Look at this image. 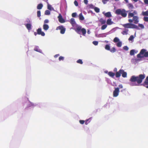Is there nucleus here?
Returning <instances> with one entry per match:
<instances>
[{"label": "nucleus", "mask_w": 148, "mask_h": 148, "mask_svg": "<svg viewBox=\"0 0 148 148\" xmlns=\"http://www.w3.org/2000/svg\"><path fill=\"white\" fill-rule=\"evenodd\" d=\"M145 77L144 74H140L138 76H132L130 81L131 82L130 85L131 86H138L139 85L143 82Z\"/></svg>", "instance_id": "obj_1"}, {"label": "nucleus", "mask_w": 148, "mask_h": 148, "mask_svg": "<svg viewBox=\"0 0 148 148\" xmlns=\"http://www.w3.org/2000/svg\"><path fill=\"white\" fill-rule=\"evenodd\" d=\"M137 57L138 58H143L144 57H148V51L145 49H142L139 54L137 55Z\"/></svg>", "instance_id": "obj_2"}, {"label": "nucleus", "mask_w": 148, "mask_h": 148, "mask_svg": "<svg viewBox=\"0 0 148 148\" xmlns=\"http://www.w3.org/2000/svg\"><path fill=\"white\" fill-rule=\"evenodd\" d=\"M130 10L126 11L124 9H118L115 11V13L117 15H121L123 17H125L127 16V12H129Z\"/></svg>", "instance_id": "obj_3"}, {"label": "nucleus", "mask_w": 148, "mask_h": 148, "mask_svg": "<svg viewBox=\"0 0 148 148\" xmlns=\"http://www.w3.org/2000/svg\"><path fill=\"white\" fill-rule=\"evenodd\" d=\"M75 31L79 34H81V32L82 33V34L83 35L85 36L86 33V29L84 28H82V27L81 26H78L75 29Z\"/></svg>", "instance_id": "obj_4"}, {"label": "nucleus", "mask_w": 148, "mask_h": 148, "mask_svg": "<svg viewBox=\"0 0 148 148\" xmlns=\"http://www.w3.org/2000/svg\"><path fill=\"white\" fill-rule=\"evenodd\" d=\"M122 26L125 28L138 29V26L132 23H127L122 25Z\"/></svg>", "instance_id": "obj_5"}, {"label": "nucleus", "mask_w": 148, "mask_h": 148, "mask_svg": "<svg viewBox=\"0 0 148 148\" xmlns=\"http://www.w3.org/2000/svg\"><path fill=\"white\" fill-rule=\"evenodd\" d=\"M119 88H115V90L113 92L114 97H116L119 95Z\"/></svg>", "instance_id": "obj_6"}, {"label": "nucleus", "mask_w": 148, "mask_h": 148, "mask_svg": "<svg viewBox=\"0 0 148 148\" xmlns=\"http://www.w3.org/2000/svg\"><path fill=\"white\" fill-rule=\"evenodd\" d=\"M59 29L60 30V33L63 34L64 33L65 31V28H64L63 26L61 25L58 27L56 29L58 30Z\"/></svg>", "instance_id": "obj_7"}, {"label": "nucleus", "mask_w": 148, "mask_h": 148, "mask_svg": "<svg viewBox=\"0 0 148 148\" xmlns=\"http://www.w3.org/2000/svg\"><path fill=\"white\" fill-rule=\"evenodd\" d=\"M132 11H129L130 12L128 14V18H130L131 17H133V16H134V15H137V12L136 10H134L133 12L131 13L130 12Z\"/></svg>", "instance_id": "obj_8"}, {"label": "nucleus", "mask_w": 148, "mask_h": 148, "mask_svg": "<svg viewBox=\"0 0 148 148\" xmlns=\"http://www.w3.org/2000/svg\"><path fill=\"white\" fill-rule=\"evenodd\" d=\"M37 32L38 34L39 35H41L42 36H45V34L44 32L42 31L41 29V28H39L37 30Z\"/></svg>", "instance_id": "obj_9"}, {"label": "nucleus", "mask_w": 148, "mask_h": 148, "mask_svg": "<svg viewBox=\"0 0 148 148\" xmlns=\"http://www.w3.org/2000/svg\"><path fill=\"white\" fill-rule=\"evenodd\" d=\"M58 21L59 22L61 23H63L65 22V21L63 18L62 16L60 14H59V16H58Z\"/></svg>", "instance_id": "obj_10"}, {"label": "nucleus", "mask_w": 148, "mask_h": 148, "mask_svg": "<svg viewBox=\"0 0 148 148\" xmlns=\"http://www.w3.org/2000/svg\"><path fill=\"white\" fill-rule=\"evenodd\" d=\"M133 19L134 21V23L135 24H137L139 22L138 17L136 16H133Z\"/></svg>", "instance_id": "obj_11"}, {"label": "nucleus", "mask_w": 148, "mask_h": 148, "mask_svg": "<svg viewBox=\"0 0 148 148\" xmlns=\"http://www.w3.org/2000/svg\"><path fill=\"white\" fill-rule=\"evenodd\" d=\"M121 71H123L122 69H120L119 71L116 72L115 76L116 77H119L121 76Z\"/></svg>", "instance_id": "obj_12"}, {"label": "nucleus", "mask_w": 148, "mask_h": 148, "mask_svg": "<svg viewBox=\"0 0 148 148\" xmlns=\"http://www.w3.org/2000/svg\"><path fill=\"white\" fill-rule=\"evenodd\" d=\"M123 71H121V74H122V76L123 77H126L127 76V73L126 72H125L122 69Z\"/></svg>", "instance_id": "obj_13"}, {"label": "nucleus", "mask_w": 148, "mask_h": 148, "mask_svg": "<svg viewBox=\"0 0 148 148\" xmlns=\"http://www.w3.org/2000/svg\"><path fill=\"white\" fill-rule=\"evenodd\" d=\"M105 16L106 17L108 18H110L112 17V15L110 12H108L104 14Z\"/></svg>", "instance_id": "obj_14"}, {"label": "nucleus", "mask_w": 148, "mask_h": 148, "mask_svg": "<svg viewBox=\"0 0 148 148\" xmlns=\"http://www.w3.org/2000/svg\"><path fill=\"white\" fill-rule=\"evenodd\" d=\"M49 28V25L47 24H44L43 25V29L45 30H47Z\"/></svg>", "instance_id": "obj_15"}, {"label": "nucleus", "mask_w": 148, "mask_h": 148, "mask_svg": "<svg viewBox=\"0 0 148 148\" xmlns=\"http://www.w3.org/2000/svg\"><path fill=\"white\" fill-rule=\"evenodd\" d=\"M25 26L28 30H30L31 29V25L30 23L27 24Z\"/></svg>", "instance_id": "obj_16"}, {"label": "nucleus", "mask_w": 148, "mask_h": 148, "mask_svg": "<svg viewBox=\"0 0 148 148\" xmlns=\"http://www.w3.org/2000/svg\"><path fill=\"white\" fill-rule=\"evenodd\" d=\"M79 19L80 20L83 21L84 20V18L82 14V13H80L79 15Z\"/></svg>", "instance_id": "obj_17"}, {"label": "nucleus", "mask_w": 148, "mask_h": 148, "mask_svg": "<svg viewBox=\"0 0 148 148\" xmlns=\"http://www.w3.org/2000/svg\"><path fill=\"white\" fill-rule=\"evenodd\" d=\"M108 75L110 77L113 78L115 75V73L112 72H109L108 74Z\"/></svg>", "instance_id": "obj_18"}, {"label": "nucleus", "mask_w": 148, "mask_h": 148, "mask_svg": "<svg viewBox=\"0 0 148 148\" xmlns=\"http://www.w3.org/2000/svg\"><path fill=\"white\" fill-rule=\"evenodd\" d=\"M106 23L108 25H111L112 24V22L111 19H108Z\"/></svg>", "instance_id": "obj_19"}, {"label": "nucleus", "mask_w": 148, "mask_h": 148, "mask_svg": "<svg viewBox=\"0 0 148 148\" xmlns=\"http://www.w3.org/2000/svg\"><path fill=\"white\" fill-rule=\"evenodd\" d=\"M127 6L128 7V8L130 9H132L134 8V6L133 5L132 3H129L127 5Z\"/></svg>", "instance_id": "obj_20"}, {"label": "nucleus", "mask_w": 148, "mask_h": 148, "mask_svg": "<svg viewBox=\"0 0 148 148\" xmlns=\"http://www.w3.org/2000/svg\"><path fill=\"white\" fill-rule=\"evenodd\" d=\"M43 6V5L42 3L39 4L37 6V9L38 10L41 9L42 8Z\"/></svg>", "instance_id": "obj_21"}, {"label": "nucleus", "mask_w": 148, "mask_h": 148, "mask_svg": "<svg viewBox=\"0 0 148 148\" xmlns=\"http://www.w3.org/2000/svg\"><path fill=\"white\" fill-rule=\"evenodd\" d=\"M128 29H125V30L123 31L121 33L123 35H127V34L128 32Z\"/></svg>", "instance_id": "obj_22"}, {"label": "nucleus", "mask_w": 148, "mask_h": 148, "mask_svg": "<svg viewBox=\"0 0 148 148\" xmlns=\"http://www.w3.org/2000/svg\"><path fill=\"white\" fill-rule=\"evenodd\" d=\"M99 21L101 24H104L106 23V21L103 20L102 18H101L99 20Z\"/></svg>", "instance_id": "obj_23"}, {"label": "nucleus", "mask_w": 148, "mask_h": 148, "mask_svg": "<svg viewBox=\"0 0 148 148\" xmlns=\"http://www.w3.org/2000/svg\"><path fill=\"white\" fill-rule=\"evenodd\" d=\"M142 14L144 16H148V11L145 12H143Z\"/></svg>", "instance_id": "obj_24"}, {"label": "nucleus", "mask_w": 148, "mask_h": 148, "mask_svg": "<svg viewBox=\"0 0 148 148\" xmlns=\"http://www.w3.org/2000/svg\"><path fill=\"white\" fill-rule=\"evenodd\" d=\"M70 23L72 25L75 24V22L74 18H71V19Z\"/></svg>", "instance_id": "obj_25"}, {"label": "nucleus", "mask_w": 148, "mask_h": 148, "mask_svg": "<svg viewBox=\"0 0 148 148\" xmlns=\"http://www.w3.org/2000/svg\"><path fill=\"white\" fill-rule=\"evenodd\" d=\"M122 45V42L121 41H119L117 42L116 44V46L118 47H120Z\"/></svg>", "instance_id": "obj_26"}, {"label": "nucleus", "mask_w": 148, "mask_h": 148, "mask_svg": "<svg viewBox=\"0 0 148 148\" xmlns=\"http://www.w3.org/2000/svg\"><path fill=\"white\" fill-rule=\"evenodd\" d=\"M109 51L112 53H114L116 51V49L115 47H113L111 49H110Z\"/></svg>", "instance_id": "obj_27"}, {"label": "nucleus", "mask_w": 148, "mask_h": 148, "mask_svg": "<svg viewBox=\"0 0 148 148\" xmlns=\"http://www.w3.org/2000/svg\"><path fill=\"white\" fill-rule=\"evenodd\" d=\"M135 50L134 49H132L130 51V54L131 56L134 55V54Z\"/></svg>", "instance_id": "obj_28"}, {"label": "nucleus", "mask_w": 148, "mask_h": 148, "mask_svg": "<svg viewBox=\"0 0 148 148\" xmlns=\"http://www.w3.org/2000/svg\"><path fill=\"white\" fill-rule=\"evenodd\" d=\"M119 40L117 37H115L114 38L113 40V41L114 42H119Z\"/></svg>", "instance_id": "obj_29"}, {"label": "nucleus", "mask_w": 148, "mask_h": 148, "mask_svg": "<svg viewBox=\"0 0 148 148\" xmlns=\"http://www.w3.org/2000/svg\"><path fill=\"white\" fill-rule=\"evenodd\" d=\"M95 11L97 13H98L100 11L99 9L97 7H95L94 8Z\"/></svg>", "instance_id": "obj_30"}, {"label": "nucleus", "mask_w": 148, "mask_h": 148, "mask_svg": "<svg viewBox=\"0 0 148 148\" xmlns=\"http://www.w3.org/2000/svg\"><path fill=\"white\" fill-rule=\"evenodd\" d=\"M47 8L48 9L50 10H51L52 9V7L51 5L49 4L48 2H47Z\"/></svg>", "instance_id": "obj_31"}, {"label": "nucleus", "mask_w": 148, "mask_h": 148, "mask_svg": "<svg viewBox=\"0 0 148 148\" xmlns=\"http://www.w3.org/2000/svg\"><path fill=\"white\" fill-rule=\"evenodd\" d=\"M50 14V12L49 10H46L45 13V14L46 15H49Z\"/></svg>", "instance_id": "obj_32"}, {"label": "nucleus", "mask_w": 148, "mask_h": 148, "mask_svg": "<svg viewBox=\"0 0 148 148\" xmlns=\"http://www.w3.org/2000/svg\"><path fill=\"white\" fill-rule=\"evenodd\" d=\"M107 27V25L105 24L102 26L101 28V30H104Z\"/></svg>", "instance_id": "obj_33"}, {"label": "nucleus", "mask_w": 148, "mask_h": 148, "mask_svg": "<svg viewBox=\"0 0 148 148\" xmlns=\"http://www.w3.org/2000/svg\"><path fill=\"white\" fill-rule=\"evenodd\" d=\"M105 49L108 50L109 51L110 49V46L108 45H106L105 47Z\"/></svg>", "instance_id": "obj_34"}, {"label": "nucleus", "mask_w": 148, "mask_h": 148, "mask_svg": "<svg viewBox=\"0 0 148 148\" xmlns=\"http://www.w3.org/2000/svg\"><path fill=\"white\" fill-rule=\"evenodd\" d=\"M34 50L37 52H39L40 49H39V47L38 46H36L34 48Z\"/></svg>", "instance_id": "obj_35"}, {"label": "nucleus", "mask_w": 148, "mask_h": 148, "mask_svg": "<svg viewBox=\"0 0 148 148\" xmlns=\"http://www.w3.org/2000/svg\"><path fill=\"white\" fill-rule=\"evenodd\" d=\"M77 62L80 64H82L83 63L82 60L80 59L77 60Z\"/></svg>", "instance_id": "obj_36"}, {"label": "nucleus", "mask_w": 148, "mask_h": 148, "mask_svg": "<svg viewBox=\"0 0 148 148\" xmlns=\"http://www.w3.org/2000/svg\"><path fill=\"white\" fill-rule=\"evenodd\" d=\"M90 119V118L88 119H87L85 121L84 123L86 125H87L90 122V121H89V120Z\"/></svg>", "instance_id": "obj_37"}, {"label": "nucleus", "mask_w": 148, "mask_h": 148, "mask_svg": "<svg viewBox=\"0 0 148 148\" xmlns=\"http://www.w3.org/2000/svg\"><path fill=\"white\" fill-rule=\"evenodd\" d=\"M143 86L145 87V86H146L148 85V81L145 80L144 82V84H143Z\"/></svg>", "instance_id": "obj_38"}, {"label": "nucleus", "mask_w": 148, "mask_h": 148, "mask_svg": "<svg viewBox=\"0 0 148 148\" xmlns=\"http://www.w3.org/2000/svg\"><path fill=\"white\" fill-rule=\"evenodd\" d=\"M37 16L40 17L41 16V12L40 10H38L37 12Z\"/></svg>", "instance_id": "obj_39"}, {"label": "nucleus", "mask_w": 148, "mask_h": 148, "mask_svg": "<svg viewBox=\"0 0 148 148\" xmlns=\"http://www.w3.org/2000/svg\"><path fill=\"white\" fill-rule=\"evenodd\" d=\"M134 38V37L133 35L131 36L128 39V40L130 41L132 40Z\"/></svg>", "instance_id": "obj_40"}, {"label": "nucleus", "mask_w": 148, "mask_h": 148, "mask_svg": "<svg viewBox=\"0 0 148 148\" xmlns=\"http://www.w3.org/2000/svg\"><path fill=\"white\" fill-rule=\"evenodd\" d=\"M77 13L76 12L73 13L72 14V16L73 17H75L77 16Z\"/></svg>", "instance_id": "obj_41"}, {"label": "nucleus", "mask_w": 148, "mask_h": 148, "mask_svg": "<svg viewBox=\"0 0 148 148\" xmlns=\"http://www.w3.org/2000/svg\"><path fill=\"white\" fill-rule=\"evenodd\" d=\"M145 22H148V17H144L143 18Z\"/></svg>", "instance_id": "obj_42"}, {"label": "nucleus", "mask_w": 148, "mask_h": 148, "mask_svg": "<svg viewBox=\"0 0 148 148\" xmlns=\"http://www.w3.org/2000/svg\"><path fill=\"white\" fill-rule=\"evenodd\" d=\"M123 48L124 50L126 51H127L129 49L128 47L126 46H124Z\"/></svg>", "instance_id": "obj_43"}, {"label": "nucleus", "mask_w": 148, "mask_h": 148, "mask_svg": "<svg viewBox=\"0 0 148 148\" xmlns=\"http://www.w3.org/2000/svg\"><path fill=\"white\" fill-rule=\"evenodd\" d=\"M64 58L62 56H60L59 58V61L63 60H64Z\"/></svg>", "instance_id": "obj_44"}, {"label": "nucleus", "mask_w": 148, "mask_h": 148, "mask_svg": "<svg viewBox=\"0 0 148 148\" xmlns=\"http://www.w3.org/2000/svg\"><path fill=\"white\" fill-rule=\"evenodd\" d=\"M93 44L95 45H97L98 44V42L97 41H95L93 42Z\"/></svg>", "instance_id": "obj_45"}, {"label": "nucleus", "mask_w": 148, "mask_h": 148, "mask_svg": "<svg viewBox=\"0 0 148 148\" xmlns=\"http://www.w3.org/2000/svg\"><path fill=\"white\" fill-rule=\"evenodd\" d=\"M138 26L141 27L142 29H143L144 28V25L142 24H139Z\"/></svg>", "instance_id": "obj_46"}, {"label": "nucleus", "mask_w": 148, "mask_h": 148, "mask_svg": "<svg viewBox=\"0 0 148 148\" xmlns=\"http://www.w3.org/2000/svg\"><path fill=\"white\" fill-rule=\"evenodd\" d=\"M79 123L81 124H83L85 122V121L82 120H80L79 121Z\"/></svg>", "instance_id": "obj_47"}, {"label": "nucleus", "mask_w": 148, "mask_h": 148, "mask_svg": "<svg viewBox=\"0 0 148 148\" xmlns=\"http://www.w3.org/2000/svg\"><path fill=\"white\" fill-rule=\"evenodd\" d=\"M74 4L76 6H78V3L76 1H74Z\"/></svg>", "instance_id": "obj_48"}, {"label": "nucleus", "mask_w": 148, "mask_h": 148, "mask_svg": "<svg viewBox=\"0 0 148 148\" xmlns=\"http://www.w3.org/2000/svg\"><path fill=\"white\" fill-rule=\"evenodd\" d=\"M109 0H102V2L103 4H105L106 3V2Z\"/></svg>", "instance_id": "obj_49"}, {"label": "nucleus", "mask_w": 148, "mask_h": 148, "mask_svg": "<svg viewBox=\"0 0 148 148\" xmlns=\"http://www.w3.org/2000/svg\"><path fill=\"white\" fill-rule=\"evenodd\" d=\"M49 22V20L48 19H46L44 21V23L45 24L46 23H48Z\"/></svg>", "instance_id": "obj_50"}, {"label": "nucleus", "mask_w": 148, "mask_h": 148, "mask_svg": "<svg viewBox=\"0 0 148 148\" xmlns=\"http://www.w3.org/2000/svg\"><path fill=\"white\" fill-rule=\"evenodd\" d=\"M133 19H129L128 20V21L130 23H132L133 22Z\"/></svg>", "instance_id": "obj_51"}, {"label": "nucleus", "mask_w": 148, "mask_h": 148, "mask_svg": "<svg viewBox=\"0 0 148 148\" xmlns=\"http://www.w3.org/2000/svg\"><path fill=\"white\" fill-rule=\"evenodd\" d=\"M84 3L86 5L88 4V1L87 0H84Z\"/></svg>", "instance_id": "obj_52"}, {"label": "nucleus", "mask_w": 148, "mask_h": 148, "mask_svg": "<svg viewBox=\"0 0 148 148\" xmlns=\"http://www.w3.org/2000/svg\"><path fill=\"white\" fill-rule=\"evenodd\" d=\"M144 2L145 4H148V0H145Z\"/></svg>", "instance_id": "obj_53"}, {"label": "nucleus", "mask_w": 148, "mask_h": 148, "mask_svg": "<svg viewBox=\"0 0 148 148\" xmlns=\"http://www.w3.org/2000/svg\"><path fill=\"white\" fill-rule=\"evenodd\" d=\"M119 88H123V86L121 84H120V85H119Z\"/></svg>", "instance_id": "obj_54"}, {"label": "nucleus", "mask_w": 148, "mask_h": 148, "mask_svg": "<svg viewBox=\"0 0 148 148\" xmlns=\"http://www.w3.org/2000/svg\"><path fill=\"white\" fill-rule=\"evenodd\" d=\"M26 21L27 23H29L30 22V21L29 18H27V19Z\"/></svg>", "instance_id": "obj_55"}, {"label": "nucleus", "mask_w": 148, "mask_h": 148, "mask_svg": "<svg viewBox=\"0 0 148 148\" xmlns=\"http://www.w3.org/2000/svg\"><path fill=\"white\" fill-rule=\"evenodd\" d=\"M59 56V54H56V55H55L54 57L55 58H56L57 57H58V56Z\"/></svg>", "instance_id": "obj_56"}, {"label": "nucleus", "mask_w": 148, "mask_h": 148, "mask_svg": "<svg viewBox=\"0 0 148 148\" xmlns=\"http://www.w3.org/2000/svg\"><path fill=\"white\" fill-rule=\"evenodd\" d=\"M114 72H116L117 71V69L116 68H115L114 69Z\"/></svg>", "instance_id": "obj_57"}, {"label": "nucleus", "mask_w": 148, "mask_h": 148, "mask_svg": "<svg viewBox=\"0 0 148 148\" xmlns=\"http://www.w3.org/2000/svg\"><path fill=\"white\" fill-rule=\"evenodd\" d=\"M37 34H38L37 32H34V34L35 36H36L37 35Z\"/></svg>", "instance_id": "obj_58"}, {"label": "nucleus", "mask_w": 148, "mask_h": 148, "mask_svg": "<svg viewBox=\"0 0 148 148\" xmlns=\"http://www.w3.org/2000/svg\"><path fill=\"white\" fill-rule=\"evenodd\" d=\"M145 80H146V81H148V76H147L146 77V78L145 79Z\"/></svg>", "instance_id": "obj_59"}, {"label": "nucleus", "mask_w": 148, "mask_h": 148, "mask_svg": "<svg viewBox=\"0 0 148 148\" xmlns=\"http://www.w3.org/2000/svg\"><path fill=\"white\" fill-rule=\"evenodd\" d=\"M145 80H146V81H148V76H147L146 77V78L145 79Z\"/></svg>", "instance_id": "obj_60"}, {"label": "nucleus", "mask_w": 148, "mask_h": 148, "mask_svg": "<svg viewBox=\"0 0 148 148\" xmlns=\"http://www.w3.org/2000/svg\"><path fill=\"white\" fill-rule=\"evenodd\" d=\"M87 33L88 34H90V32L89 30H88L87 31Z\"/></svg>", "instance_id": "obj_61"}, {"label": "nucleus", "mask_w": 148, "mask_h": 148, "mask_svg": "<svg viewBox=\"0 0 148 148\" xmlns=\"http://www.w3.org/2000/svg\"><path fill=\"white\" fill-rule=\"evenodd\" d=\"M133 1H134L135 2H136L137 1H138V0H133Z\"/></svg>", "instance_id": "obj_62"}, {"label": "nucleus", "mask_w": 148, "mask_h": 148, "mask_svg": "<svg viewBox=\"0 0 148 148\" xmlns=\"http://www.w3.org/2000/svg\"><path fill=\"white\" fill-rule=\"evenodd\" d=\"M145 87L148 88V85L146 86H145Z\"/></svg>", "instance_id": "obj_63"}, {"label": "nucleus", "mask_w": 148, "mask_h": 148, "mask_svg": "<svg viewBox=\"0 0 148 148\" xmlns=\"http://www.w3.org/2000/svg\"><path fill=\"white\" fill-rule=\"evenodd\" d=\"M116 1H117V0H115Z\"/></svg>", "instance_id": "obj_64"}]
</instances>
